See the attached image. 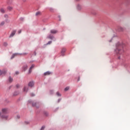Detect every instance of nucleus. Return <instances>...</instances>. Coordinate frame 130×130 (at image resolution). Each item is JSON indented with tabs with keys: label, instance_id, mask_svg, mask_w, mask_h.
I'll list each match as a JSON object with an SVG mask.
<instances>
[{
	"label": "nucleus",
	"instance_id": "393cba45",
	"mask_svg": "<svg viewBox=\"0 0 130 130\" xmlns=\"http://www.w3.org/2000/svg\"><path fill=\"white\" fill-rule=\"evenodd\" d=\"M5 21H2L1 23H0V25L4 26V25H5Z\"/></svg>",
	"mask_w": 130,
	"mask_h": 130
},
{
	"label": "nucleus",
	"instance_id": "f3484780",
	"mask_svg": "<svg viewBox=\"0 0 130 130\" xmlns=\"http://www.w3.org/2000/svg\"><path fill=\"white\" fill-rule=\"evenodd\" d=\"M43 113H44V115H45V116H48V115H49L48 112H47L46 111H44L43 112Z\"/></svg>",
	"mask_w": 130,
	"mask_h": 130
},
{
	"label": "nucleus",
	"instance_id": "5fc2aeb1",
	"mask_svg": "<svg viewBox=\"0 0 130 130\" xmlns=\"http://www.w3.org/2000/svg\"><path fill=\"white\" fill-rule=\"evenodd\" d=\"M37 107V108H39V107Z\"/></svg>",
	"mask_w": 130,
	"mask_h": 130
},
{
	"label": "nucleus",
	"instance_id": "e433bc0d",
	"mask_svg": "<svg viewBox=\"0 0 130 130\" xmlns=\"http://www.w3.org/2000/svg\"><path fill=\"white\" fill-rule=\"evenodd\" d=\"M20 20H21V21H23V20H24V18L21 17V18H20Z\"/></svg>",
	"mask_w": 130,
	"mask_h": 130
},
{
	"label": "nucleus",
	"instance_id": "f03ea898",
	"mask_svg": "<svg viewBox=\"0 0 130 130\" xmlns=\"http://www.w3.org/2000/svg\"><path fill=\"white\" fill-rule=\"evenodd\" d=\"M2 113L3 114H8L9 113V109L8 108H4L2 110Z\"/></svg>",
	"mask_w": 130,
	"mask_h": 130
},
{
	"label": "nucleus",
	"instance_id": "f704fd0d",
	"mask_svg": "<svg viewBox=\"0 0 130 130\" xmlns=\"http://www.w3.org/2000/svg\"><path fill=\"white\" fill-rule=\"evenodd\" d=\"M17 119H20V118H21V117L20 116V115H17Z\"/></svg>",
	"mask_w": 130,
	"mask_h": 130
},
{
	"label": "nucleus",
	"instance_id": "de8ad7c7",
	"mask_svg": "<svg viewBox=\"0 0 130 130\" xmlns=\"http://www.w3.org/2000/svg\"><path fill=\"white\" fill-rule=\"evenodd\" d=\"M94 15H96V12H94L93 13H92Z\"/></svg>",
	"mask_w": 130,
	"mask_h": 130
},
{
	"label": "nucleus",
	"instance_id": "f257e3e1",
	"mask_svg": "<svg viewBox=\"0 0 130 130\" xmlns=\"http://www.w3.org/2000/svg\"><path fill=\"white\" fill-rule=\"evenodd\" d=\"M125 45L122 42H118L116 44V49L114 50V53L117 55H122L124 52Z\"/></svg>",
	"mask_w": 130,
	"mask_h": 130
},
{
	"label": "nucleus",
	"instance_id": "f8f14e48",
	"mask_svg": "<svg viewBox=\"0 0 130 130\" xmlns=\"http://www.w3.org/2000/svg\"><path fill=\"white\" fill-rule=\"evenodd\" d=\"M57 32V30L55 29H52L50 30V33H51V34H56Z\"/></svg>",
	"mask_w": 130,
	"mask_h": 130
},
{
	"label": "nucleus",
	"instance_id": "20e7f679",
	"mask_svg": "<svg viewBox=\"0 0 130 130\" xmlns=\"http://www.w3.org/2000/svg\"><path fill=\"white\" fill-rule=\"evenodd\" d=\"M17 32L16 30H13L11 34H10L9 36V38H11L12 37H13V36L16 34V32Z\"/></svg>",
	"mask_w": 130,
	"mask_h": 130
},
{
	"label": "nucleus",
	"instance_id": "c85d7f7f",
	"mask_svg": "<svg viewBox=\"0 0 130 130\" xmlns=\"http://www.w3.org/2000/svg\"><path fill=\"white\" fill-rule=\"evenodd\" d=\"M30 95L31 96V97H34V96H35V94L33 93H31L30 94Z\"/></svg>",
	"mask_w": 130,
	"mask_h": 130
},
{
	"label": "nucleus",
	"instance_id": "ea45409f",
	"mask_svg": "<svg viewBox=\"0 0 130 130\" xmlns=\"http://www.w3.org/2000/svg\"><path fill=\"white\" fill-rule=\"evenodd\" d=\"M21 32H22V30H18V34H21Z\"/></svg>",
	"mask_w": 130,
	"mask_h": 130
},
{
	"label": "nucleus",
	"instance_id": "5701e85b",
	"mask_svg": "<svg viewBox=\"0 0 130 130\" xmlns=\"http://www.w3.org/2000/svg\"><path fill=\"white\" fill-rule=\"evenodd\" d=\"M66 49L65 48H63L61 51V53H65L66 52Z\"/></svg>",
	"mask_w": 130,
	"mask_h": 130
},
{
	"label": "nucleus",
	"instance_id": "aec40b11",
	"mask_svg": "<svg viewBox=\"0 0 130 130\" xmlns=\"http://www.w3.org/2000/svg\"><path fill=\"white\" fill-rule=\"evenodd\" d=\"M0 11L3 14H5V13H6V11H5V9H4V8H1Z\"/></svg>",
	"mask_w": 130,
	"mask_h": 130
},
{
	"label": "nucleus",
	"instance_id": "72a5a7b5",
	"mask_svg": "<svg viewBox=\"0 0 130 130\" xmlns=\"http://www.w3.org/2000/svg\"><path fill=\"white\" fill-rule=\"evenodd\" d=\"M45 128V126H42V127L41 128V130H44Z\"/></svg>",
	"mask_w": 130,
	"mask_h": 130
},
{
	"label": "nucleus",
	"instance_id": "dca6fc26",
	"mask_svg": "<svg viewBox=\"0 0 130 130\" xmlns=\"http://www.w3.org/2000/svg\"><path fill=\"white\" fill-rule=\"evenodd\" d=\"M18 54H19V53H17L13 54L12 55L11 59H13V58H14V57H15V56H16V55H18Z\"/></svg>",
	"mask_w": 130,
	"mask_h": 130
},
{
	"label": "nucleus",
	"instance_id": "bb28decb",
	"mask_svg": "<svg viewBox=\"0 0 130 130\" xmlns=\"http://www.w3.org/2000/svg\"><path fill=\"white\" fill-rule=\"evenodd\" d=\"M70 89L69 87H67L64 89V91H68V90Z\"/></svg>",
	"mask_w": 130,
	"mask_h": 130
},
{
	"label": "nucleus",
	"instance_id": "473e14b6",
	"mask_svg": "<svg viewBox=\"0 0 130 130\" xmlns=\"http://www.w3.org/2000/svg\"><path fill=\"white\" fill-rule=\"evenodd\" d=\"M16 87L17 89H19V88H20V85L17 84V85H16Z\"/></svg>",
	"mask_w": 130,
	"mask_h": 130
},
{
	"label": "nucleus",
	"instance_id": "6ab92c4d",
	"mask_svg": "<svg viewBox=\"0 0 130 130\" xmlns=\"http://www.w3.org/2000/svg\"><path fill=\"white\" fill-rule=\"evenodd\" d=\"M19 91H16L13 93V96H17V95H19Z\"/></svg>",
	"mask_w": 130,
	"mask_h": 130
},
{
	"label": "nucleus",
	"instance_id": "4be33fe9",
	"mask_svg": "<svg viewBox=\"0 0 130 130\" xmlns=\"http://www.w3.org/2000/svg\"><path fill=\"white\" fill-rule=\"evenodd\" d=\"M56 94L57 96H58L59 97H60V96H61V94L58 91H57Z\"/></svg>",
	"mask_w": 130,
	"mask_h": 130
},
{
	"label": "nucleus",
	"instance_id": "0eeeda50",
	"mask_svg": "<svg viewBox=\"0 0 130 130\" xmlns=\"http://www.w3.org/2000/svg\"><path fill=\"white\" fill-rule=\"evenodd\" d=\"M35 67V65H34V64L31 65V66L30 67V68L28 70V74L32 73V69H34Z\"/></svg>",
	"mask_w": 130,
	"mask_h": 130
},
{
	"label": "nucleus",
	"instance_id": "cd10ccee",
	"mask_svg": "<svg viewBox=\"0 0 130 130\" xmlns=\"http://www.w3.org/2000/svg\"><path fill=\"white\" fill-rule=\"evenodd\" d=\"M5 22H6V23H10V20H8V18H7V19L5 20Z\"/></svg>",
	"mask_w": 130,
	"mask_h": 130
},
{
	"label": "nucleus",
	"instance_id": "ddd939ff",
	"mask_svg": "<svg viewBox=\"0 0 130 130\" xmlns=\"http://www.w3.org/2000/svg\"><path fill=\"white\" fill-rule=\"evenodd\" d=\"M48 38H49V39H51V40L54 39V41H55V40H56L55 38H54V37H53V36L49 35L48 37Z\"/></svg>",
	"mask_w": 130,
	"mask_h": 130
},
{
	"label": "nucleus",
	"instance_id": "864d4df0",
	"mask_svg": "<svg viewBox=\"0 0 130 130\" xmlns=\"http://www.w3.org/2000/svg\"><path fill=\"white\" fill-rule=\"evenodd\" d=\"M79 1H80V0H76V2H79Z\"/></svg>",
	"mask_w": 130,
	"mask_h": 130
},
{
	"label": "nucleus",
	"instance_id": "412c9836",
	"mask_svg": "<svg viewBox=\"0 0 130 130\" xmlns=\"http://www.w3.org/2000/svg\"><path fill=\"white\" fill-rule=\"evenodd\" d=\"M40 15H41V12L39 11L36 12V16H40Z\"/></svg>",
	"mask_w": 130,
	"mask_h": 130
},
{
	"label": "nucleus",
	"instance_id": "c03bdc74",
	"mask_svg": "<svg viewBox=\"0 0 130 130\" xmlns=\"http://www.w3.org/2000/svg\"><path fill=\"white\" fill-rule=\"evenodd\" d=\"M58 18H59V21H61V19H60V16H58Z\"/></svg>",
	"mask_w": 130,
	"mask_h": 130
},
{
	"label": "nucleus",
	"instance_id": "3c124183",
	"mask_svg": "<svg viewBox=\"0 0 130 130\" xmlns=\"http://www.w3.org/2000/svg\"><path fill=\"white\" fill-rule=\"evenodd\" d=\"M27 0H23V2H26Z\"/></svg>",
	"mask_w": 130,
	"mask_h": 130
},
{
	"label": "nucleus",
	"instance_id": "4468645a",
	"mask_svg": "<svg viewBox=\"0 0 130 130\" xmlns=\"http://www.w3.org/2000/svg\"><path fill=\"white\" fill-rule=\"evenodd\" d=\"M51 74V72L49 71H47L44 73V76H49V75H50Z\"/></svg>",
	"mask_w": 130,
	"mask_h": 130
},
{
	"label": "nucleus",
	"instance_id": "c9c22d12",
	"mask_svg": "<svg viewBox=\"0 0 130 130\" xmlns=\"http://www.w3.org/2000/svg\"><path fill=\"white\" fill-rule=\"evenodd\" d=\"M60 101H61V99H59L58 100V103H59V102H60Z\"/></svg>",
	"mask_w": 130,
	"mask_h": 130
},
{
	"label": "nucleus",
	"instance_id": "8fccbe9b",
	"mask_svg": "<svg viewBox=\"0 0 130 130\" xmlns=\"http://www.w3.org/2000/svg\"><path fill=\"white\" fill-rule=\"evenodd\" d=\"M118 59H120V56H119V57H118Z\"/></svg>",
	"mask_w": 130,
	"mask_h": 130
},
{
	"label": "nucleus",
	"instance_id": "9b49d317",
	"mask_svg": "<svg viewBox=\"0 0 130 130\" xmlns=\"http://www.w3.org/2000/svg\"><path fill=\"white\" fill-rule=\"evenodd\" d=\"M28 90H29V88L27 86H24L23 89V92H26V93H27V92H28Z\"/></svg>",
	"mask_w": 130,
	"mask_h": 130
},
{
	"label": "nucleus",
	"instance_id": "09e8293b",
	"mask_svg": "<svg viewBox=\"0 0 130 130\" xmlns=\"http://www.w3.org/2000/svg\"><path fill=\"white\" fill-rule=\"evenodd\" d=\"M34 54H35V55H36V51L34 52Z\"/></svg>",
	"mask_w": 130,
	"mask_h": 130
},
{
	"label": "nucleus",
	"instance_id": "2eb2a0df",
	"mask_svg": "<svg viewBox=\"0 0 130 130\" xmlns=\"http://www.w3.org/2000/svg\"><path fill=\"white\" fill-rule=\"evenodd\" d=\"M27 69H28V66L27 65H24L23 67V71L25 72L26 71H27Z\"/></svg>",
	"mask_w": 130,
	"mask_h": 130
},
{
	"label": "nucleus",
	"instance_id": "2f4dec72",
	"mask_svg": "<svg viewBox=\"0 0 130 130\" xmlns=\"http://www.w3.org/2000/svg\"><path fill=\"white\" fill-rule=\"evenodd\" d=\"M4 46H8V43H7V42H4Z\"/></svg>",
	"mask_w": 130,
	"mask_h": 130
},
{
	"label": "nucleus",
	"instance_id": "a878e982",
	"mask_svg": "<svg viewBox=\"0 0 130 130\" xmlns=\"http://www.w3.org/2000/svg\"><path fill=\"white\" fill-rule=\"evenodd\" d=\"M5 18H6V19H8L9 18V15H8V14H5L4 15Z\"/></svg>",
	"mask_w": 130,
	"mask_h": 130
},
{
	"label": "nucleus",
	"instance_id": "49530a36",
	"mask_svg": "<svg viewBox=\"0 0 130 130\" xmlns=\"http://www.w3.org/2000/svg\"><path fill=\"white\" fill-rule=\"evenodd\" d=\"M0 117H2V112H0Z\"/></svg>",
	"mask_w": 130,
	"mask_h": 130
},
{
	"label": "nucleus",
	"instance_id": "79ce46f5",
	"mask_svg": "<svg viewBox=\"0 0 130 130\" xmlns=\"http://www.w3.org/2000/svg\"><path fill=\"white\" fill-rule=\"evenodd\" d=\"M15 74H16V75H19V72L16 71V72H15Z\"/></svg>",
	"mask_w": 130,
	"mask_h": 130
},
{
	"label": "nucleus",
	"instance_id": "58836bf2",
	"mask_svg": "<svg viewBox=\"0 0 130 130\" xmlns=\"http://www.w3.org/2000/svg\"><path fill=\"white\" fill-rule=\"evenodd\" d=\"M50 94H53V90H50Z\"/></svg>",
	"mask_w": 130,
	"mask_h": 130
},
{
	"label": "nucleus",
	"instance_id": "9d476101",
	"mask_svg": "<svg viewBox=\"0 0 130 130\" xmlns=\"http://www.w3.org/2000/svg\"><path fill=\"white\" fill-rule=\"evenodd\" d=\"M117 31H118L119 32H121L123 31V28H122L121 26H118Z\"/></svg>",
	"mask_w": 130,
	"mask_h": 130
},
{
	"label": "nucleus",
	"instance_id": "a211bd4d",
	"mask_svg": "<svg viewBox=\"0 0 130 130\" xmlns=\"http://www.w3.org/2000/svg\"><path fill=\"white\" fill-rule=\"evenodd\" d=\"M13 78L11 77V76L9 77V79H8V82L9 83H12L13 82Z\"/></svg>",
	"mask_w": 130,
	"mask_h": 130
},
{
	"label": "nucleus",
	"instance_id": "39448f33",
	"mask_svg": "<svg viewBox=\"0 0 130 130\" xmlns=\"http://www.w3.org/2000/svg\"><path fill=\"white\" fill-rule=\"evenodd\" d=\"M5 114H4V115H1V118H2L3 119H5L6 120H7V119H8V118H9V116L7 115H5Z\"/></svg>",
	"mask_w": 130,
	"mask_h": 130
},
{
	"label": "nucleus",
	"instance_id": "b1692460",
	"mask_svg": "<svg viewBox=\"0 0 130 130\" xmlns=\"http://www.w3.org/2000/svg\"><path fill=\"white\" fill-rule=\"evenodd\" d=\"M7 9H8V10H9V11H12V10H13V7H10V6H9V7L7 8Z\"/></svg>",
	"mask_w": 130,
	"mask_h": 130
},
{
	"label": "nucleus",
	"instance_id": "6e6552de",
	"mask_svg": "<svg viewBox=\"0 0 130 130\" xmlns=\"http://www.w3.org/2000/svg\"><path fill=\"white\" fill-rule=\"evenodd\" d=\"M28 87H30L31 88H32V87L34 86V82H33V81L29 82L28 83Z\"/></svg>",
	"mask_w": 130,
	"mask_h": 130
},
{
	"label": "nucleus",
	"instance_id": "c756f323",
	"mask_svg": "<svg viewBox=\"0 0 130 130\" xmlns=\"http://www.w3.org/2000/svg\"><path fill=\"white\" fill-rule=\"evenodd\" d=\"M24 123H25V124H29V122L28 121H25L24 122Z\"/></svg>",
	"mask_w": 130,
	"mask_h": 130
},
{
	"label": "nucleus",
	"instance_id": "37998d69",
	"mask_svg": "<svg viewBox=\"0 0 130 130\" xmlns=\"http://www.w3.org/2000/svg\"><path fill=\"white\" fill-rule=\"evenodd\" d=\"M57 110H58V108H57L54 111H57Z\"/></svg>",
	"mask_w": 130,
	"mask_h": 130
},
{
	"label": "nucleus",
	"instance_id": "7c9ffc66",
	"mask_svg": "<svg viewBox=\"0 0 130 130\" xmlns=\"http://www.w3.org/2000/svg\"><path fill=\"white\" fill-rule=\"evenodd\" d=\"M51 43H52V41H49L48 43H47V45H48V44H51Z\"/></svg>",
	"mask_w": 130,
	"mask_h": 130
},
{
	"label": "nucleus",
	"instance_id": "423d86ee",
	"mask_svg": "<svg viewBox=\"0 0 130 130\" xmlns=\"http://www.w3.org/2000/svg\"><path fill=\"white\" fill-rule=\"evenodd\" d=\"M76 9L78 11H81L82 10V6L80 4H77Z\"/></svg>",
	"mask_w": 130,
	"mask_h": 130
},
{
	"label": "nucleus",
	"instance_id": "6e6d98bb",
	"mask_svg": "<svg viewBox=\"0 0 130 130\" xmlns=\"http://www.w3.org/2000/svg\"><path fill=\"white\" fill-rule=\"evenodd\" d=\"M25 54H27V53H25Z\"/></svg>",
	"mask_w": 130,
	"mask_h": 130
},
{
	"label": "nucleus",
	"instance_id": "4c0bfd02",
	"mask_svg": "<svg viewBox=\"0 0 130 130\" xmlns=\"http://www.w3.org/2000/svg\"><path fill=\"white\" fill-rule=\"evenodd\" d=\"M80 76H79L78 78V79H77V81L79 82L80 81Z\"/></svg>",
	"mask_w": 130,
	"mask_h": 130
},
{
	"label": "nucleus",
	"instance_id": "7ed1b4c3",
	"mask_svg": "<svg viewBox=\"0 0 130 130\" xmlns=\"http://www.w3.org/2000/svg\"><path fill=\"white\" fill-rule=\"evenodd\" d=\"M7 72H8V71L6 69L3 70H0V76H2V75H6V74H7Z\"/></svg>",
	"mask_w": 130,
	"mask_h": 130
},
{
	"label": "nucleus",
	"instance_id": "603ef678",
	"mask_svg": "<svg viewBox=\"0 0 130 130\" xmlns=\"http://www.w3.org/2000/svg\"><path fill=\"white\" fill-rule=\"evenodd\" d=\"M52 10H53V9L52 8H50V11H52Z\"/></svg>",
	"mask_w": 130,
	"mask_h": 130
},
{
	"label": "nucleus",
	"instance_id": "a18cd8bd",
	"mask_svg": "<svg viewBox=\"0 0 130 130\" xmlns=\"http://www.w3.org/2000/svg\"><path fill=\"white\" fill-rule=\"evenodd\" d=\"M112 38L111 39V40H109V42H112Z\"/></svg>",
	"mask_w": 130,
	"mask_h": 130
},
{
	"label": "nucleus",
	"instance_id": "a19ab883",
	"mask_svg": "<svg viewBox=\"0 0 130 130\" xmlns=\"http://www.w3.org/2000/svg\"><path fill=\"white\" fill-rule=\"evenodd\" d=\"M62 56H64V53H61Z\"/></svg>",
	"mask_w": 130,
	"mask_h": 130
},
{
	"label": "nucleus",
	"instance_id": "1a4fd4ad",
	"mask_svg": "<svg viewBox=\"0 0 130 130\" xmlns=\"http://www.w3.org/2000/svg\"><path fill=\"white\" fill-rule=\"evenodd\" d=\"M28 103L29 104L31 103L32 106H34V107L36 106V103H34V102H32V101L31 100H28Z\"/></svg>",
	"mask_w": 130,
	"mask_h": 130
}]
</instances>
